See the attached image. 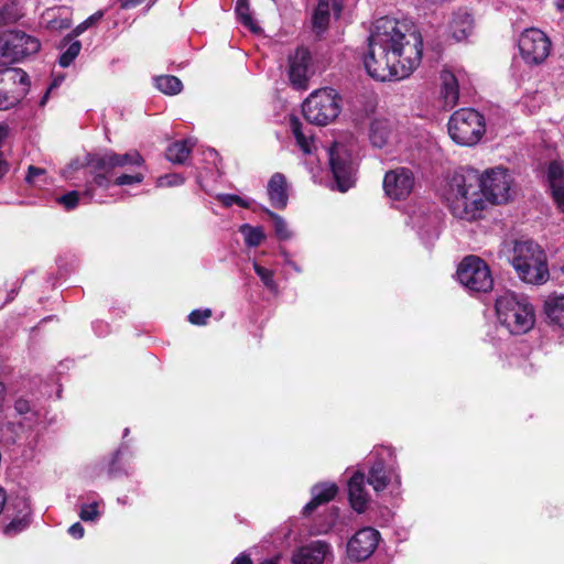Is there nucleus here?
<instances>
[{
  "label": "nucleus",
  "mask_w": 564,
  "mask_h": 564,
  "mask_svg": "<svg viewBox=\"0 0 564 564\" xmlns=\"http://www.w3.org/2000/svg\"><path fill=\"white\" fill-rule=\"evenodd\" d=\"M30 90L29 75L21 68L0 70V111L9 110L25 98Z\"/></svg>",
  "instance_id": "9"
},
{
  "label": "nucleus",
  "mask_w": 564,
  "mask_h": 564,
  "mask_svg": "<svg viewBox=\"0 0 564 564\" xmlns=\"http://www.w3.org/2000/svg\"><path fill=\"white\" fill-rule=\"evenodd\" d=\"M441 99L445 109H452L456 106L459 98V87L457 77L451 70L441 73Z\"/></svg>",
  "instance_id": "24"
},
{
  "label": "nucleus",
  "mask_w": 564,
  "mask_h": 564,
  "mask_svg": "<svg viewBox=\"0 0 564 564\" xmlns=\"http://www.w3.org/2000/svg\"><path fill=\"white\" fill-rule=\"evenodd\" d=\"M14 410L22 416L23 424L32 429L39 425L45 416V410L25 398H19L14 403Z\"/></svg>",
  "instance_id": "25"
},
{
  "label": "nucleus",
  "mask_w": 564,
  "mask_h": 564,
  "mask_svg": "<svg viewBox=\"0 0 564 564\" xmlns=\"http://www.w3.org/2000/svg\"><path fill=\"white\" fill-rule=\"evenodd\" d=\"M390 135L388 122L384 120H375L370 127V141L372 145L382 148L387 144Z\"/></svg>",
  "instance_id": "33"
},
{
  "label": "nucleus",
  "mask_w": 564,
  "mask_h": 564,
  "mask_svg": "<svg viewBox=\"0 0 564 564\" xmlns=\"http://www.w3.org/2000/svg\"><path fill=\"white\" fill-rule=\"evenodd\" d=\"M104 17V12L102 11H97L96 13H94L93 15H90L89 18H87L84 22H82L80 24H78L74 31H73V35L74 36H78L80 35L83 32H85L88 28H90L93 24H95L97 21H99L101 18Z\"/></svg>",
  "instance_id": "44"
},
{
  "label": "nucleus",
  "mask_w": 564,
  "mask_h": 564,
  "mask_svg": "<svg viewBox=\"0 0 564 564\" xmlns=\"http://www.w3.org/2000/svg\"><path fill=\"white\" fill-rule=\"evenodd\" d=\"M240 232L249 247H258L264 240V232L261 227H252L248 224L240 226Z\"/></svg>",
  "instance_id": "35"
},
{
  "label": "nucleus",
  "mask_w": 564,
  "mask_h": 564,
  "mask_svg": "<svg viewBox=\"0 0 564 564\" xmlns=\"http://www.w3.org/2000/svg\"><path fill=\"white\" fill-rule=\"evenodd\" d=\"M456 274L459 283L470 292H488L492 289L494 280L489 268L479 257L464 258Z\"/></svg>",
  "instance_id": "13"
},
{
  "label": "nucleus",
  "mask_w": 564,
  "mask_h": 564,
  "mask_svg": "<svg viewBox=\"0 0 564 564\" xmlns=\"http://www.w3.org/2000/svg\"><path fill=\"white\" fill-rule=\"evenodd\" d=\"M448 134L459 145L477 144L485 133V118L473 108L455 111L447 123Z\"/></svg>",
  "instance_id": "7"
},
{
  "label": "nucleus",
  "mask_w": 564,
  "mask_h": 564,
  "mask_svg": "<svg viewBox=\"0 0 564 564\" xmlns=\"http://www.w3.org/2000/svg\"><path fill=\"white\" fill-rule=\"evenodd\" d=\"M348 496L351 508L362 513L367 510L370 496L366 489V476L362 471H356L348 481Z\"/></svg>",
  "instance_id": "20"
},
{
  "label": "nucleus",
  "mask_w": 564,
  "mask_h": 564,
  "mask_svg": "<svg viewBox=\"0 0 564 564\" xmlns=\"http://www.w3.org/2000/svg\"><path fill=\"white\" fill-rule=\"evenodd\" d=\"M479 184V172L473 167L462 169L446 180L441 196L453 216L468 221L480 218L486 200Z\"/></svg>",
  "instance_id": "3"
},
{
  "label": "nucleus",
  "mask_w": 564,
  "mask_h": 564,
  "mask_svg": "<svg viewBox=\"0 0 564 564\" xmlns=\"http://www.w3.org/2000/svg\"><path fill=\"white\" fill-rule=\"evenodd\" d=\"M17 522L15 521H12L6 529L7 532H9L11 529H13L15 527Z\"/></svg>",
  "instance_id": "58"
},
{
  "label": "nucleus",
  "mask_w": 564,
  "mask_h": 564,
  "mask_svg": "<svg viewBox=\"0 0 564 564\" xmlns=\"http://www.w3.org/2000/svg\"><path fill=\"white\" fill-rule=\"evenodd\" d=\"M289 127L302 152L312 154L316 150L312 129L304 126L295 116L290 117Z\"/></svg>",
  "instance_id": "23"
},
{
  "label": "nucleus",
  "mask_w": 564,
  "mask_h": 564,
  "mask_svg": "<svg viewBox=\"0 0 564 564\" xmlns=\"http://www.w3.org/2000/svg\"><path fill=\"white\" fill-rule=\"evenodd\" d=\"M192 145L188 140L172 143L166 149V159L173 163H184L191 153Z\"/></svg>",
  "instance_id": "30"
},
{
  "label": "nucleus",
  "mask_w": 564,
  "mask_h": 564,
  "mask_svg": "<svg viewBox=\"0 0 564 564\" xmlns=\"http://www.w3.org/2000/svg\"><path fill=\"white\" fill-rule=\"evenodd\" d=\"M143 0H120V7L122 9H128L135 7L137 4L141 3Z\"/></svg>",
  "instance_id": "48"
},
{
  "label": "nucleus",
  "mask_w": 564,
  "mask_h": 564,
  "mask_svg": "<svg viewBox=\"0 0 564 564\" xmlns=\"http://www.w3.org/2000/svg\"><path fill=\"white\" fill-rule=\"evenodd\" d=\"M327 154L337 189L347 192L355 184L357 171L350 150L345 144L334 142L327 150Z\"/></svg>",
  "instance_id": "11"
},
{
  "label": "nucleus",
  "mask_w": 564,
  "mask_h": 564,
  "mask_svg": "<svg viewBox=\"0 0 564 564\" xmlns=\"http://www.w3.org/2000/svg\"><path fill=\"white\" fill-rule=\"evenodd\" d=\"M253 269L257 275L262 281L263 285L271 292L278 291V284L273 279V271L253 262Z\"/></svg>",
  "instance_id": "37"
},
{
  "label": "nucleus",
  "mask_w": 564,
  "mask_h": 564,
  "mask_svg": "<svg viewBox=\"0 0 564 564\" xmlns=\"http://www.w3.org/2000/svg\"><path fill=\"white\" fill-rule=\"evenodd\" d=\"M343 10V0H318L313 14V28L317 33L324 32L329 23L330 12L338 17Z\"/></svg>",
  "instance_id": "21"
},
{
  "label": "nucleus",
  "mask_w": 564,
  "mask_h": 564,
  "mask_svg": "<svg viewBox=\"0 0 564 564\" xmlns=\"http://www.w3.org/2000/svg\"><path fill=\"white\" fill-rule=\"evenodd\" d=\"M479 193L484 199L495 205L507 203L511 198V176L501 166L479 173Z\"/></svg>",
  "instance_id": "12"
},
{
  "label": "nucleus",
  "mask_w": 564,
  "mask_h": 564,
  "mask_svg": "<svg viewBox=\"0 0 564 564\" xmlns=\"http://www.w3.org/2000/svg\"><path fill=\"white\" fill-rule=\"evenodd\" d=\"M495 307L500 325L509 334H525L534 325L535 315L533 306L523 296L506 292L496 300Z\"/></svg>",
  "instance_id": "4"
},
{
  "label": "nucleus",
  "mask_w": 564,
  "mask_h": 564,
  "mask_svg": "<svg viewBox=\"0 0 564 564\" xmlns=\"http://www.w3.org/2000/svg\"><path fill=\"white\" fill-rule=\"evenodd\" d=\"M128 449V447L126 445H122L120 448H118L113 456H112V459L109 464V468H108V474L110 477L112 478H117V477H120L122 475H126L128 476L130 473L129 470H123L121 469L118 465L120 463V459H121V456L123 455V453Z\"/></svg>",
  "instance_id": "39"
},
{
  "label": "nucleus",
  "mask_w": 564,
  "mask_h": 564,
  "mask_svg": "<svg viewBox=\"0 0 564 564\" xmlns=\"http://www.w3.org/2000/svg\"><path fill=\"white\" fill-rule=\"evenodd\" d=\"M117 501H118V503H120V505H123V506H124V505H128L129 499H128V497H127V496H123V497H119V498L117 499Z\"/></svg>",
  "instance_id": "53"
},
{
  "label": "nucleus",
  "mask_w": 564,
  "mask_h": 564,
  "mask_svg": "<svg viewBox=\"0 0 564 564\" xmlns=\"http://www.w3.org/2000/svg\"><path fill=\"white\" fill-rule=\"evenodd\" d=\"M437 220V214H425V212H414L410 216L411 225L414 228H417L420 234L425 232L427 235H435Z\"/></svg>",
  "instance_id": "28"
},
{
  "label": "nucleus",
  "mask_w": 564,
  "mask_h": 564,
  "mask_svg": "<svg viewBox=\"0 0 564 564\" xmlns=\"http://www.w3.org/2000/svg\"><path fill=\"white\" fill-rule=\"evenodd\" d=\"M44 173H45L44 169L30 165L28 169V175H26L25 180L28 183H33L37 176L43 175Z\"/></svg>",
  "instance_id": "45"
},
{
  "label": "nucleus",
  "mask_w": 564,
  "mask_h": 564,
  "mask_svg": "<svg viewBox=\"0 0 564 564\" xmlns=\"http://www.w3.org/2000/svg\"><path fill=\"white\" fill-rule=\"evenodd\" d=\"M4 386L2 383H0V405L2 404V401L4 399Z\"/></svg>",
  "instance_id": "56"
},
{
  "label": "nucleus",
  "mask_w": 564,
  "mask_h": 564,
  "mask_svg": "<svg viewBox=\"0 0 564 564\" xmlns=\"http://www.w3.org/2000/svg\"><path fill=\"white\" fill-rule=\"evenodd\" d=\"M68 533L69 535H72L74 539H82L85 534V529L84 527L82 525V523L79 522H76L74 524H72L69 528H68Z\"/></svg>",
  "instance_id": "46"
},
{
  "label": "nucleus",
  "mask_w": 564,
  "mask_h": 564,
  "mask_svg": "<svg viewBox=\"0 0 564 564\" xmlns=\"http://www.w3.org/2000/svg\"><path fill=\"white\" fill-rule=\"evenodd\" d=\"M379 541V531L371 527H365L349 539L347 554L354 561H365L372 555Z\"/></svg>",
  "instance_id": "16"
},
{
  "label": "nucleus",
  "mask_w": 564,
  "mask_h": 564,
  "mask_svg": "<svg viewBox=\"0 0 564 564\" xmlns=\"http://www.w3.org/2000/svg\"><path fill=\"white\" fill-rule=\"evenodd\" d=\"M329 555H332L330 544L317 540L297 547L291 561L293 564H323Z\"/></svg>",
  "instance_id": "18"
},
{
  "label": "nucleus",
  "mask_w": 564,
  "mask_h": 564,
  "mask_svg": "<svg viewBox=\"0 0 564 564\" xmlns=\"http://www.w3.org/2000/svg\"><path fill=\"white\" fill-rule=\"evenodd\" d=\"M91 178L86 182L85 195L95 203H107L109 198H122L124 192L118 188L141 184L144 173L134 171L142 167L144 159L138 151L116 153L107 151L88 158Z\"/></svg>",
  "instance_id": "2"
},
{
  "label": "nucleus",
  "mask_w": 564,
  "mask_h": 564,
  "mask_svg": "<svg viewBox=\"0 0 564 564\" xmlns=\"http://www.w3.org/2000/svg\"><path fill=\"white\" fill-rule=\"evenodd\" d=\"M288 74L294 89L305 90L308 88V79L313 70L312 56L307 48L297 47L293 54L289 55Z\"/></svg>",
  "instance_id": "15"
},
{
  "label": "nucleus",
  "mask_w": 564,
  "mask_h": 564,
  "mask_svg": "<svg viewBox=\"0 0 564 564\" xmlns=\"http://www.w3.org/2000/svg\"><path fill=\"white\" fill-rule=\"evenodd\" d=\"M278 562H279V556H275L273 558L264 560L259 564H278Z\"/></svg>",
  "instance_id": "52"
},
{
  "label": "nucleus",
  "mask_w": 564,
  "mask_h": 564,
  "mask_svg": "<svg viewBox=\"0 0 564 564\" xmlns=\"http://www.w3.org/2000/svg\"><path fill=\"white\" fill-rule=\"evenodd\" d=\"M473 18L466 10H458L453 13L448 23V31L456 41H463L468 37L473 31Z\"/></svg>",
  "instance_id": "27"
},
{
  "label": "nucleus",
  "mask_w": 564,
  "mask_h": 564,
  "mask_svg": "<svg viewBox=\"0 0 564 564\" xmlns=\"http://www.w3.org/2000/svg\"><path fill=\"white\" fill-rule=\"evenodd\" d=\"M68 26H69V22L67 20L62 21V23L59 24V28H68Z\"/></svg>",
  "instance_id": "59"
},
{
  "label": "nucleus",
  "mask_w": 564,
  "mask_h": 564,
  "mask_svg": "<svg viewBox=\"0 0 564 564\" xmlns=\"http://www.w3.org/2000/svg\"><path fill=\"white\" fill-rule=\"evenodd\" d=\"M212 316V311L209 308L205 310H194L188 315V322L193 325H205L208 318Z\"/></svg>",
  "instance_id": "42"
},
{
  "label": "nucleus",
  "mask_w": 564,
  "mask_h": 564,
  "mask_svg": "<svg viewBox=\"0 0 564 564\" xmlns=\"http://www.w3.org/2000/svg\"><path fill=\"white\" fill-rule=\"evenodd\" d=\"M288 263L296 271H300V268L292 261H288Z\"/></svg>",
  "instance_id": "61"
},
{
  "label": "nucleus",
  "mask_w": 564,
  "mask_h": 564,
  "mask_svg": "<svg viewBox=\"0 0 564 564\" xmlns=\"http://www.w3.org/2000/svg\"><path fill=\"white\" fill-rule=\"evenodd\" d=\"M155 87L166 94V95H176L181 93L183 88L182 82L173 75H162L158 76L155 79Z\"/></svg>",
  "instance_id": "34"
},
{
  "label": "nucleus",
  "mask_w": 564,
  "mask_h": 564,
  "mask_svg": "<svg viewBox=\"0 0 564 564\" xmlns=\"http://www.w3.org/2000/svg\"><path fill=\"white\" fill-rule=\"evenodd\" d=\"M269 200L274 208L283 209L288 205V182L282 173H274L267 186Z\"/></svg>",
  "instance_id": "22"
},
{
  "label": "nucleus",
  "mask_w": 564,
  "mask_h": 564,
  "mask_svg": "<svg viewBox=\"0 0 564 564\" xmlns=\"http://www.w3.org/2000/svg\"><path fill=\"white\" fill-rule=\"evenodd\" d=\"M546 182L557 208L564 213V162L551 161L546 167Z\"/></svg>",
  "instance_id": "19"
},
{
  "label": "nucleus",
  "mask_w": 564,
  "mask_h": 564,
  "mask_svg": "<svg viewBox=\"0 0 564 564\" xmlns=\"http://www.w3.org/2000/svg\"><path fill=\"white\" fill-rule=\"evenodd\" d=\"M546 315L551 323L564 328V295L546 302Z\"/></svg>",
  "instance_id": "31"
},
{
  "label": "nucleus",
  "mask_w": 564,
  "mask_h": 564,
  "mask_svg": "<svg viewBox=\"0 0 564 564\" xmlns=\"http://www.w3.org/2000/svg\"><path fill=\"white\" fill-rule=\"evenodd\" d=\"M18 505L21 507L20 512H22L24 516L29 514L30 507H29V505H28L25 499H19L18 500Z\"/></svg>",
  "instance_id": "49"
},
{
  "label": "nucleus",
  "mask_w": 564,
  "mask_h": 564,
  "mask_svg": "<svg viewBox=\"0 0 564 564\" xmlns=\"http://www.w3.org/2000/svg\"><path fill=\"white\" fill-rule=\"evenodd\" d=\"M231 564H252L251 558L246 553H241L237 557L234 558Z\"/></svg>",
  "instance_id": "47"
},
{
  "label": "nucleus",
  "mask_w": 564,
  "mask_h": 564,
  "mask_svg": "<svg viewBox=\"0 0 564 564\" xmlns=\"http://www.w3.org/2000/svg\"><path fill=\"white\" fill-rule=\"evenodd\" d=\"M40 41L23 31H9L0 35V63L11 64L39 52Z\"/></svg>",
  "instance_id": "10"
},
{
  "label": "nucleus",
  "mask_w": 564,
  "mask_h": 564,
  "mask_svg": "<svg viewBox=\"0 0 564 564\" xmlns=\"http://www.w3.org/2000/svg\"><path fill=\"white\" fill-rule=\"evenodd\" d=\"M129 434V429H124L123 431V437H126Z\"/></svg>",
  "instance_id": "63"
},
{
  "label": "nucleus",
  "mask_w": 564,
  "mask_h": 564,
  "mask_svg": "<svg viewBox=\"0 0 564 564\" xmlns=\"http://www.w3.org/2000/svg\"><path fill=\"white\" fill-rule=\"evenodd\" d=\"M520 55L525 64L535 66L546 61L551 53V40L540 29H525L518 40Z\"/></svg>",
  "instance_id": "14"
},
{
  "label": "nucleus",
  "mask_w": 564,
  "mask_h": 564,
  "mask_svg": "<svg viewBox=\"0 0 564 564\" xmlns=\"http://www.w3.org/2000/svg\"><path fill=\"white\" fill-rule=\"evenodd\" d=\"M562 271H563V273H564V265H563V268H562Z\"/></svg>",
  "instance_id": "64"
},
{
  "label": "nucleus",
  "mask_w": 564,
  "mask_h": 564,
  "mask_svg": "<svg viewBox=\"0 0 564 564\" xmlns=\"http://www.w3.org/2000/svg\"><path fill=\"white\" fill-rule=\"evenodd\" d=\"M14 295H15V290H13V289H12V290H11V292H10V294H9V296H8V299H7V301H8V302H9V301H12V300L14 299Z\"/></svg>",
  "instance_id": "57"
},
{
  "label": "nucleus",
  "mask_w": 564,
  "mask_h": 564,
  "mask_svg": "<svg viewBox=\"0 0 564 564\" xmlns=\"http://www.w3.org/2000/svg\"><path fill=\"white\" fill-rule=\"evenodd\" d=\"M184 183V177L180 174H166L163 176H160L156 181V185L159 187H171V186H178Z\"/></svg>",
  "instance_id": "43"
},
{
  "label": "nucleus",
  "mask_w": 564,
  "mask_h": 564,
  "mask_svg": "<svg viewBox=\"0 0 564 564\" xmlns=\"http://www.w3.org/2000/svg\"><path fill=\"white\" fill-rule=\"evenodd\" d=\"M414 186L413 173L406 167H399L386 173L383 189L388 197L400 200L405 199Z\"/></svg>",
  "instance_id": "17"
},
{
  "label": "nucleus",
  "mask_w": 564,
  "mask_h": 564,
  "mask_svg": "<svg viewBox=\"0 0 564 564\" xmlns=\"http://www.w3.org/2000/svg\"><path fill=\"white\" fill-rule=\"evenodd\" d=\"M312 499L303 507V514L308 516L319 505L334 499L337 494V486L333 482H322L312 487Z\"/></svg>",
  "instance_id": "26"
},
{
  "label": "nucleus",
  "mask_w": 564,
  "mask_h": 564,
  "mask_svg": "<svg viewBox=\"0 0 564 564\" xmlns=\"http://www.w3.org/2000/svg\"><path fill=\"white\" fill-rule=\"evenodd\" d=\"M7 502L6 491L0 487V514L2 513Z\"/></svg>",
  "instance_id": "50"
},
{
  "label": "nucleus",
  "mask_w": 564,
  "mask_h": 564,
  "mask_svg": "<svg viewBox=\"0 0 564 564\" xmlns=\"http://www.w3.org/2000/svg\"><path fill=\"white\" fill-rule=\"evenodd\" d=\"M8 171V164L0 155V178L7 173Z\"/></svg>",
  "instance_id": "51"
},
{
  "label": "nucleus",
  "mask_w": 564,
  "mask_h": 564,
  "mask_svg": "<svg viewBox=\"0 0 564 564\" xmlns=\"http://www.w3.org/2000/svg\"><path fill=\"white\" fill-rule=\"evenodd\" d=\"M235 12L238 20L252 33H260L261 28L251 15L248 0H237Z\"/></svg>",
  "instance_id": "29"
},
{
  "label": "nucleus",
  "mask_w": 564,
  "mask_h": 564,
  "mask_svg": "<svg viewBox=\"0 0 564 564\" xmlns=\"http://www.w3.org/2000/svg\"><path fill=\"white\" fill-rule=\"evenodd\" d=\"M368 460L370 468L367 482L376 492H381L388 488L398 489L400 487L401 478L393 448L387 446L376 447L370 452Z\"/></svg>",
  "instance_id": "6"
},
{
  "label": "nucleus",
  "mask_w": 564,
  "mask_h": 564,
  "mask_svg": "<svg viewBox=\"0 0 564 564\" xmlns=\"http://www.w3.org/2000/svg\"><path fill=\"white\" fill-rule=\"evenodd\" d=\"M422 47L421 34L406 22L382 17L370 33L364 65L376 80H401L420 65Z\"/></svg>",
  "instance_id": "1"
},
{
  "label": "nucleus",
  "mask_w": 564,
  "mask_h": 564,
  "mask_svg": "<svg viewBox=\"0 0 564 564\" xmlns=\"http://www.w3.org/2000/svg\"><path fill=\"white\" fill-rule=\"evenodd\" d=\"M62 80H63V77H61V78H58V79H54V82H53V83H52V85L48 87V89H51V90H52L53 88L57 87V86L61 84V82H62Z\"/></svg>",
  "instance_id": "54"
},
{
  "label": "nucleus",
  "mask_w": 564,
  "mask_h": 564,
  "mask_svg": "<svg viewBox=\"0 0 564 564\" xmlns=\"http://www.w3.org/2000/svg\"><path fill=\"white\" fill-rule=\"evenodd\" d=\"M50 91H51V89H47V91L45 93V95L41 99V102H40L41 106H44L46 104V101L48 99Z\"/></svg>",
  "instance_id": "55"
},
{
  "label": "nucleus",
  "mask_w": 564,
  "mask_h": 564,
  "mask_svg": "<svg viewBox=\"0 0 564 564\" xmlns=\"http://www.w3.org/2000/svg\"><path fill=\"white\" fill-rule=\"evenodd\" d=\"M82 48L79 41H73L67 46L66 51L59 56L58 63L62 67H68L74 59L78 56Z\"/></svg>",
  "instance_id": "40"
},
{
  "label": "nucleus",
  "mask_w": 564,
  "mask_h": 564,
  "mask_svg": "<svg viewBox=\"0 0 564 564\" xmlns=\"http://www.w3.org/2000/svg\"><path fill=\"white\" fill-rule=\"evenodd\" d=\"M333 527V522L328 524L327 528L319 530L318 533L327 532Z\"/></svg>",
  "instance_id": "62"
},
{
  "label": "nucleus",
  "mask_w": 564,
  "mask_h": 564,
  "mask_svg": "<svg viewBox=\"0 0 564 564\" xmlns=\"http://www.w3.org/2000/svg\"><path fill=\"white\" fill-rule=\"evenodd\" d=\"M102 499L94 500L91 502H83L79 506L78 516L84 522L96 523L102 516Z\"/></svg>",
  "instance_id": "32"
},
{
  "label": "nucleus",
  "mask_w": 564,
  "mask_h": 564,
  "mask_svg": "<svg viewBox=\"0 0 564 564\" xmlns=\"http://www.w3.org/2000/svg\"><path fill=\"white\" fill-rule=\"evenodd\" d=\"M340 96L333 88L315 90L304 100L303 115L311 123L326 126L340 113Z\"/></svg>",
  "instance_id": "8"
},
{
  "label": "nucleus",
  "mask_w": 564,
  "mask_h": 564,
  "mask_svg": "<svg viewBox=\"0 0 564 564\" xmlns=\"http://www.w3.org/2000/svg\"><path fill=\"white\" fill-rule=\"evenodd\" d=\"M512 265L527 283L541 284L549 278L545 252L531 240L516 242Z\"/></svg>",
  "instance_id": "5"
},
{
  "label": "nucleus",
  "mask_w": 564,
  "mask_h": 564,
  "mask_svg": "<svg viewBox=\"0 0 564 564\" xmlns=\"http://www.w3.org/2000/svg\"><path fill=\"white\" fill-rule=\"evenodd\" d=\"M267 215L272 220L273 229L280 240H289L292 238V232L283 217L269 209L265 210Z\"/></svg>",
  "instance_id": "36"
},
{
  "label": "nucleus",
  "mask_w": 564,
  "mask_h": 564,
  "mask_svg": "<svg viewBox=\"0 0 564 564\" xmlns=\"http://www.w3.org/2000/svg\"><path fill=\"white\" fill-rule=\"evenodd\" d=\"M556 4H557L558 9H562V10L564 9V0H557Z\"/></svg>",
  "instance_id": "60"
},
{
  "label": "nucleus",
  "mask_w": 564,
  "mask_h": 564,
  "mask_svg": "<svg viewBox=\"0 0 564 564\" xmlns=\"http://www.w3.org/2000/svg\"><path fill=\"white\" fill-rule=\"evenodd\" d=\"M85 189L83 192L72 191L67 194L61 196L57 202L62 204L67 210L75 208L80 199H85L86 202H91L85 194Z\"/></svg>",
  "instance_id": "38"
},
{
  "label": "nucleus",
  "mask_w": 564,
  "mask_h": 564,
  "mask_svg": "<svg viewBox=\"0 0 564 564\" xmlns=\"http://www.w3.org/2000/svg\"><path fill=\"white\" fill-rule=\"evenodd\" d=\"M218 200H220L223 203L224 206L226 207H230L232 206L234 204L240 206V207H243V208H249L250 205H251V199L249 198H243V197H240L238 195H235V194H219L217 196Z\"/></svg>",
  "instance_id": "41"
}]
</instances>
